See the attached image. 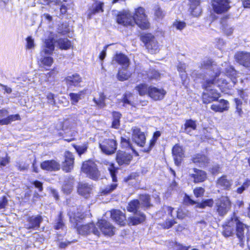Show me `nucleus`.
I'll use <instances>...</instances> for the list:
<instances>
[{
  "instance_id": "34",
  "label": "nucleus",
  "mask_w": 250,
  "mask_h": 250,
  "mask_svg": "<svg viewBox=\"0 0 250 250\" xmlns=\"http://www.w3.org/2000/svg\"><path fill=\"white\" fill-rule=\"evenodd\" d=\"M113 61L122 65L124 69L126 68L129 64V61L128 58L122 53L117 54Z\"/></svg>"
},
{
  "instance_id": "36",
  "label": "nucleus",
  "mask_w": 250,
  "mask_h": 250,
  "mask_svg": "<svg viewBox=\"0 0 250 250\" xmlns=\"http://www.w3.org/2000/svg\"><path fill=\"white\" fill-rule=\"evenodd\" d=\"M141 207V204L139 200H134L130 202L127 207V209L129 212H132L134 213H138L140 211L139 209Z\"/></svg>"
},
{
  "instance_id": "52",
  "label": "nucleus",
  "mask_w": 250,
  "mask_h": 250,
  "mask_svg": "<svg viewBox=\"0 0 250 250\" xmlns=\"http://www.w3.org/2000/svg\"><path fill=\"white\" fill-rule=\"evenodd\" d=\"M215 74L212 75L209 79L214 78L215 80V83L214 85H217L218 86H224L227 85L229 83L227 80L224 79H220V80H216V77Z\"/></svg>"
},
{
  "instance_id": "24",
  "label": "nucleus",
  "mask_w": 250,
  "mask_h": 250,
  "mask_svg": "<svg viewBox=\"0 0 250 250\" xmlns=\"http://www.w3.org/2000/svg\"><path fill=\"white\" fill-rule=\"evenodd\" d=\"M193 171V173L189 174V176L193 179L194 183L202 182L207 179V174L205 171L197 168H194Z\"/></svg>"
},
{
  "instance_id": "30",
  "label": "nucleus",
  "mask_w": 250,
  "mask_h": 250,
  "mask_svg": "<svg viewBox=\"0 0 250 250\" xmlns=\"http://www.w3.org/2000/svg\"><path fill=\"white\" fill-rule=\"evenodd\" d=\"M234 219H235V216L234 215L233 217H231L228 221L227 224L224 227V230L223 232V234L225 237L230 236L233 233L234 228L235 227Z\"/></svg>"
},
{
  "instance_id": "18",
  "label": "nucleus",
  "mask_w": 250,
  "mask_h": 250,
  "mask_svg": "<svg viewBox=\"0 0 250 250\" xmlns=\"http://www.w3.org/2000/svg\"><path fill=\"white\" fill-rule=\"evenodd\" d=\"M236 61L246 67H250V53L239 52L235 55Z\"/></svg>"
},
{
  "instance_id": "53",
  "label": "nucleus",
  "mask_w": 250,
  "mask_h": 250,
  "mask_svg": "<svg viewBox=\"0 0 250 250\" xmlns=\"http://www.w3.org/2000/svg\"><path fill=\"white\" fill-rule=\"evenodd\" d=\"M221 24H222V30L224 32V33L227 35L229 36L231 35L233 31V29L229 27L228 24H226L224 23V21L222 20L221 21Z\"/></svg>"
},
{
  "instance_id": "2",
  "label": "nucleus",
  "mask_w": 250,
  "mask_h": 250,
  "mask_svg": "<svg viewBox=\"0 0 250 250\" xmlns=\"http://www.w3.org/2000/svg\"><path fill=\"white\" fill-rule=\"evenodd\" d=\"M55 46L52 39H48L45 41L44 45L37 57L38 63L40 67H49L53 63V59L49 56L54 50Z\"/></svg>"
},
{
  "instance_id": "15",
  "label": "nucleus",
  "mask_w": 250,
  "mask_h": 250,
  "mask_svg": "<svg viewBox=\"0 0 250 250\" xmlns=\"http://www.w3.org/2000/svg\"><path fill=\"white\" fill-rule=\"evenodd\" d=\"M77 230L78 232L82 235L93 233L96 235L99 236L100 234V232L99 231L98 229L95 227L93 223H90L78 227Z\"/></svg>"
},
{
  "instance_id": "55",
  "label": "nucleus",
  "mask_w": 250,
  "mask_h": 250,
  "mask_svg": "<svg viewBox=\"0 0 250 250\" xmlns=\"http://www.w3.org/2000/svg\"><path fill=\"white\" fill-rule=\"evenodd\" d=\"M132 97V94L130 93H125L124 95L123 99V102L124 105L125 104L132 105V103L130 101V98Z\"/></svg>"
},
{
  "instance_id": "38",
  "label": "nucleus",
  "mask_w": 250,
  "mask_h": 250,
  "mask_svg": "<svg viewBox=\"0 0 250 250\" xmlns=\"http://www.w3.org/2000/svg\"><path fill=\"white\" fill-rule=\"evenodd\" d=\"M65 226L63 222V216L62 212H60L57 218L55 220L54 228L56 229H63Z\"/></svg>"
},
{
  "instance_id": "9",
  "label": "nucleus",
  "mask_w": 250,
  "mask_h": 250,
  "mask_svg": "<svg viewBox=\"0 0 250 250\" xmlns=\"http://www.w3.org/2000/svg\"><path fill=\"white\" fill-rule=\"evenodd\" d=\"M141 40L145 44L148 51L151 53H155L159 50V45L155 38L151 34H147L141 37Z\"/></svg>"
},
{
  "instance_id": "27",
  "label": "nucleus",
  "mask_w": 250,
  "mask_h": 250,
  "mask_svg": "<svg viewBox=\"0 0 250 250\" xmlns=\"http://www.w3.org/2000/svg\"><path fill=\"white\" fill-rule=\"evenodd\" d=\"M232 185V180L228 178L226 175H223L219 178L216 182L217 187L223 189L229 190Z\"/></svg>"
},
{
  "instance_id": "49",
  "label": "nucleus",
  "mask_w": 250,
  "mask_h": 250,
  "mask_svg": "<svg viewBox=\"0 0 250 250\" xmlns=\"http://www.w3.org/2000/svg\"><path fill=\"white\" fill-rule=\"evenodd\" d=\"M83 94V91H81L78 93H71L69 94V97L71 99L72 104H75L81 99V96Z\"/></svg>"
},
{
  "instance_id": "57",
  "label": "nucleus",
  "mask_w": 250,
  "mask_h": 250,
  "mask_svg": "<svg viewBox=\"0 0 250 250\" xmlns=\"http://www.w3.org/2000/svg\"><path fill=\"white\" fill-rule=\"evenodd\" d=\"M108 170L109 171L113 182H116L117 181L116 177V173L117 172V170L112 166H111L108 168Z\"/></svg>"
},
{
  "instance_id": "51",
  "label": "nucleus",
  "mask_w": 250,
  "mask_h": 250,
  "mask_svg": "<svg viewBox=\"0 0 250 250\" xmlns=\"http://www.w3.org/2000/svg\"><path fill=\"white\" fill-rule=\"evenodd\" d=\"M161 133L159 131H156L154 133L153 139L150 141L149 147L148 149H145L144 151L148 152L154 146L157 138L160 136Z\"/></svg>"
},
{
  "instance_id": "62",
  "label": "nucleus",
  "mask_w": 250,
  "mask_h": 250,
  "mask_svg": "<svg viewBox=\"0 0 250 250\" xmlns=\"http://www.w3.org/2000/svg\"><path fill=\"white\" fill-rule=\"evenodd\" d=\"M70 30L69 27L66 23L62 24V26H60L59 29V32L63 35L68 33Z\"/></svg>"
},
{
  "instance_id": "56",
  "label": "nucleus",
  "mask_w": 250,
  "mask_h": 250,
  "mask_svg": "<svg viewBox=\"0 0 250 250\" xmlns=\"http://www.w3.org/2000/svg\"><path fill=\"white\" fill-rule=\"evenodd\" d=\"M73 188V184L72 183H70L69 184H65L63 185L62 187V189L64 193L66 194H70Z\"/></svg>"
},
{
  "instance_id": "54",
  "label": "nucleus",
  "mask_w": 250,
  "mask_h": 250,
  "mask_svg": "<svg viewBox=\"0 0 250 250\" xmlns=\"http://www.w3.org/2000/svg\"><path fill=\"white\" fill-rule=\"evenodd\" d=\"M74 148L78 153L81 155L86 151L87 146L85 144L81 146L76 145L74 146Z\"/></svg>"
},
{
  "instance_id": "25",
  "label": "nucleus",
  "mask_w": 250,
  "mask_h": 250,
  "mask_svg": "<svg viewBox=\"0 0 250 250\" xmlns=\"http://www.w3.org/2000/svg\"><path fill=\"white\" fill-rule=\"evenodd\" d=\"M41 167L44 170L56 171L60 169V165L55 160H48L45 161L41 163Z\"/></svg>"
},
{
  "instance_id": "4",
  "label": "nucleus",
  "mask_w": 250,
  "mask_h": 250,
  "mask_svg": "<svg viewBox=\"0 0 250 250\" xmlns=\"http://www.w3.org/2000/svg\"><path fill=\"white\" fill-rule=\"evenodd\" d=\"M117 142L114 136L101 139L99 141L100 148L103 153L107 155L114 153L117 149Z\"/></svg>"
},
{
  "instance_id": "28",
  "label": "nucleus",
  "mask_w": 250,
  "mask_h": 250,
  "mask_svg": "<svg viewBox=\"0 0 250 250\" xmlns=\"http://www.w3.org/2000/svg\"><path fill=\"white\" fill-rule=\"evenodd\" d=\"M190 2V13L194 17L199 16L202 12L200 0H188Z\"/></svg>"
},
{
  "instance_id": "60",
  "label": "nucleus",
  "mask_w": 250,
  "mask_h": 250,
  "mask_svg": "<svg viewBox=\"0 0 250 250\" xmlns=\"http://www.w3.org/2000/svg\"><path fill=\"white\" fill-rule=\"evenodd\" d=\"M35 47V43L34 39L31 37H28L26 38V47L28 49H33Z\"/></svg>"
},
{
  "instance_id": "22",
  "label": "nucleus",
  "mask_w": 250,
  "mask_h": 250,
  "mask_svg": "<svg viewBox=\"0 0 250 250\" xmlns=\"http://www.w3.org/2000/svg\"><path fill=\"white\" fill-rule=\"evenodd\" d=\"M92 190V186L86 183H80L78 186V192L79 194L85 198L89 197Z\"/></svg>"
},
{
  "instance_id": "59",
  "label": "nucleus",
  "mask_w": 250,
  "mask_h": 250,
  "mask_svg": "<svg viewBox=\"0 0 250 250\" xmlns=\"http://www.w3.org/2000/svg\"><path fill=\"white\" fill-rule=\"evenodd\" d=\"M205 192V189L202 187H197L193 190L194 195L197 197H200L202 196Z\"/></svg>"
},
{
  "instance_id": "50",
  "label": "nucleus",
  "mask_w": 250,
  "mask_h": 250,
  "mask_svg": "<svg viewBox=\"0 0 250 250\" xmlns=\"http://www.w3.org/2000/svg\"><path fill=\"white\" fill-rule=\"evenodd\" d=\"M147 77L150 80H157L160 77V73L154 69H150L147 74Z\"/></svg>"
},
{
  "instance_id": "63",
  "label": "nucleus",
  "mask_w": 250,
  "mask_h": 250,
  "mask_svg": "<svg viewBox=\"0 0 250 250\" xmlns=\"http://www.w3.org/2000/svg\"><path fill=\"white\" fill-rule=\"evenodd\" d=\"M10 162V157L6 156L5 157H0V166H5Z\"/></svg>"
},
{
  "instance_id": "7",
  "label": "nucleus",
  "mask_w": 250,
  "mask_h": 250,
  "mask_svg": "<svg viewBox=\"0 0 250 250\" xmlns=\"http://www.w3.org/2000/svg\"><path fill=\"white\" fill-rule=\"evenodd\" d=\"M231 208V202L228 197L222 196L216 200L215 208L219 216L226 215Z\"/></svg>"
},
{
  "instance_id": "47",
  "label": "nucleus",
  "mask_w": 250,
  "mask_h": 250,
  "mask_svg": "<svg viewBox=\"0 0 250 250\" xmlns=\"http://www.w3.org/2000/svg\"><path fill=\"white\" fill-rule=\"evenodd\" d=\"M130 77V73L125 70H120L117 74V78L119 81H124Z\"/></svg>"
},
{
  "instance_id": "61",
  "label": "nucleus",
  "mask_w": 250,
  "mask_h": 250,
  "mask_svg": "<svg viewBox=\"0 0 250 250\" xmlns=\"http://www.w3.org/2000/svg\"><path fill=\"white\" fill-rule=\"evenodd\" d=\"M173 26L178 30H182L186 26V24L184 21H176L173 23Z\"/></svg>"
},
{
  "instance_id": "64",
  "label": "nucleus",
  "mask_w": 250,
  "mask_h": 250,
  "mask_svg": "<svg viewBox=\"0 0 250 250\" xmlns=\"http://www.w3.org/2000/svg\"><path fill=\"white\" fill-rule=\"evenodd\" d=\"M121 143L122 146L124 147H130L131 144L129 139L121 137Z\"/></svg>"
},
{
  "instance_id": "42",
  "label": "nucleus",
  "mask_w": 250,
  "mask_h": 250,
  "mask_svg": "<svg viewBox=\"0 0 250 250\" xmlns=\"http://www.w3.org/2000/svg\"><path fill=\"white\" fill-rule=\"evenodd\" d=\"M214 202L213 199H208L203 200L201 203H197L196 208H204L206 207H212L213 205Z\"/></svg>"
},
{
  "instance_id": "43",
  "label": "nucleus",
  "mask_w": 250,
  "mask_h": 250,
  "mask_svg": "<svg viewBox=\"0 0 250 250\" xmlns=\"http://www.w3.org/2000/svg\"><path fill=\"white\" fill-rule=\"evenodd\" d=\"M148 89L149 87L145 83L139 84L135 87V89L138 92L140 96H144L146 94H148Z\"/></svg>"
},
{
  "instance_id": "6",
  "label": "nucleus",
  "mask_w": 250,
  "mask_h": 250,
  "mask_svg": "<svg viewBox=\"0 0 250 250\" xmlns=\"http://www.w3.org/2000/svg\"><path fill=\"white\" fill-rule=\"evenodd\" d=\"M82 171L85 173L90 178L94 180H97L100 177V172L94 162L92 161L84 162L82 167Z\"/></svg>"
},
{
  "instance_id": "23",
  "label": "nucleus",
  "mask_w": 250,
  "mask_h": 250,
  "mask_svg": "<svg viewBox=\"0 0 250 250\" xmlns=\"http://www.w3.org/2000/svg\"><path fill=\"white\" fill-rule=\"evenodd\" d=\"M132 159V155L125 152L120 151L117 153L116 160L119 165H129Z\"/></svg>"
},
{
  "instance_id": "37",
  "label": "nucleus",
  "mask_w": 250,
  "mask_h": 250,
  "mask_svg": "<svg viewBox=\"0 0 250 250\" xmlns=\"http://www.w3.org/2000/svg\"><path fill=\"white\" fill-rule=\"evenodd\" d=\"M139 199L141 203V206L145 208H148L152 206L150 203V197L148 194H141Z\"/></svg>"
},
{
  "instance_id": "58",
  "label": "nucleus",
  "mask_w": 250,
  "mask_h": 250,
  "mask_svg": "<svg viewBox=\"0 0 250 250\" xmlns=\"http://www.w3.org/2000/svg\"><path fill=\"white\" fill-rule=\"evenodd\" d=\"M184 126L187 129H188V127H189L192 130H195L196 128V124L195 121L192 120H189L186 121Z\"/></svg>"
},
{
  "instance_id": "41",
  "label": "nucleus",
  "mask_w": 250,
  "mask_h": 250,
  "mask_svg": "<svg viewBox=\"0 0 250 250\" xmlns=\"http://www.w3.org/2000/svg\"><path fill=\"white\" fill-rule=\"evenodd\" d=\"M168 247L169 249H172V250H188L189 247L184 246L180 244L175 242L171 241L169 242Z\"/></svg>"
},
{
  "instance_id": "44",
  "label": "nucleus",
  "mask_w": 250,
  "mask_h": 250,
  "mask_svg": "<svg viewBox=\"0 0 250 250\" xmlns=\"http://www.w3.org/2000/svg\"><path fill=\"white\" fill-rule=\"evenodd\" d=\"M58 44L62 49H68L71 46L70 42L67 39H60L58 40Z\"/></svg>"
},
{
  "instance_id": "40",
  "label": "nucleus",
  "mask_w": 250,
  "mask_h": 250,
  "mask_svg": "<svg viewBox=\"0 0 250 250\" xmlns=\"http://www.w3.org/2000/svg\"><path fill=\"white\" fill-rule=\"evenodd\" d=\"M121 114L118 112H114L113 113V121L112 127L114 128H118L120 126V120Z\"/></svg>"
},
{
  "instance_id": "19",
  "label": "nucleus",
  "mask_w": 250,
  "mask_h": 250,
  "mask_svg": "<svg viewBox=\"0 0 250 250\" xmlns=\"http://www.w3.org/2000/svg\"><path fill=\"white\" fill-rule=\"evenodd\" d=\"M65 160L63 162L62 169L65 172H69L73 168L74 157L72 153L66 151L64 154Z\"/></svg>"
},
{
  "instance_id": "10",
  "label": "nucleus",
  "mask_w": 250,
  "mask_h": 250,
  "mask_svg": "<svg viewBox=\"0 0 250 250\" xmlns=\"http://www.w3.org/2000/svg\"><path fill=\"white\" fill-rule=\"evenodd\" d=\"M117 22L124 26H133L135 21L133 16L128 11H124L120 12L117 16Z\"/></svg>"
},
{
  "instance_id": "26",
  "label": "nucleus",
  "mask_w": 250,
  "mask_h": 250,
  "mask_svg": "<svg viewBox=\"0 0 250 250\" xmlns=\"http://www.w3.org/2000/svg\"><path fill=\"white\" fill-rule=\"evenodd\" d=\"M172 154L174 157L175 164L179 166L182 158L184 157V153L183 148L178 145H175L172 149Z\"/></svg>"
},
{
  "instance_id": "45",
  "label": "nucleus",
  "mask_w": 250,
  "mask_h": 250,
  "mask_svg": "<svg viewBox=\"0 0 250 250\" xmlns=\"http://www.w3.org/2000/svg\"><path fill=\"white\" fill-rule=\"evenodd\" d=\"M117 187V184L116 183H113L111 184L110 185L107 186L104 188H102L101 189V192L102 195H107L111 192H112Z\"/></svg>"
},
{
  "instance_id": "33",
  "label": "nucleus",
  "mask_w": 250,
  "mask_h": 250,
  "mask_svg": "<svg viewBox=\"0 0 250 250\" xmlns=\"http://www.w3.org/2000/svg\"><path fill=\"white\" fill-rule=\"evenodd\" d=\"M192 161L200 167H204L208 163V159L204 155L198 154L192 158Z\"/></svg>"
},
{
  "instance_id": "31",
  "label": "nucleus",
  "mask_w": 250,
  "mask_h": 250,
  "mask_svg": "<svg viewBox=\"0 0 250 250\" xmlns=\"http://www.w3.org/2000/svg\"><path fill=\"white\" fill-rule=\"evenodd\" d=\"M67 84L70 87L72 86H78L82 82V78L78 74H74L67 76L65 78Z\"/></svg>"
},
{
  "instance_id": "39",
  "label": "nucleus",
  "mask_w": 250,
  "mask_h": 250,
  "mask_svg": "<svg viewBox=\"0 0 250 250\" xmlns=\"http://www.w3.org/2000/svg\"><path fill=\"white\" fill-rule=\"evenodd\" d=\"M68 215L69 216L70 221L73 223H76L77 226V222L83 219L84 218V215L83 213L78 212L77 213H73L72 212H69Z\"/></svg>"
},
{
  "instance_id": "8",
  "label": "nucleus",
  "mask_w": 250,
  "mask_h": 250,
  "mask_svg": "<svg viewBox=\"0 0 250 250\" xmlns=\"http://www.w3.org/2000/svg\"><path fill=\"white\" fill-rule=\"evenodd\" d=\"M133 18L135 21V24H137L141 29H146L149 27V23L146 19L145 9L143 8L139 7L137 9Z\"/></svg>"
},
{
  "instance_id": "5",
  "label": "nucleus",
  "mask_w": 250,
  "mask_h": 250,
  "mask_svg": "<svg viewBox=\"0 0 250 250\" xmlns=\"http://www.w3.org/2000/svg\"><path fill=\"white\" fill-rule=\"evenodd\" d=\"M173 210L174 208L170 207L164 206L162 211H160L159 213V214L163 212L165 213L163 215L165 221L161 224V225L165 229H168L171 228L176 223L174 221L175 215L173 214Z\"/></svg>"
},
{
  "instance_id": "17",
  "label": "nucleus",
  "mask_w": 250,
  "mask_h": 250,
  "mask_svg": "<svg viewBox=\"0 0 250 250\" xmlns=\"http://www.w3.org/2000/svg\"><path fill=\"white\" fill-rule=\"evenodd\" d=\"M166 94V91L162 88H158L153 86H149L148 95L153 100H161L163 99Z\"/></svg>"
},
{
  "instance_id": "11",
  "label": "nucleus",
  "mask_w": 250,
  "mask_h": 250,
  "mask_svg": "<svg viewBox=\"0 0 250 250\" xmlns=\"http://www.w3.org/2000/svg\"><path fill=\"white\" fill-rule=\"evenodd\" d=\"M235 227L236 228V234L240 242H243L249 232V227L241 222L237 217L234 219Z\"/></svg>"
},
{
  "instance_id": "14",
  "label": "nucleus",
  "mask_w": 250,
  "mask_h": 250,
  "mask_svg": "<svg viewBox=\"0 0 250 250\" xmlns=\"http://www.w3.org/2000/svg\"><path fill=\"white\" fill-rule=\"evenodd\" d=\"M229 0H213L212 7L215 12L220 14L226 12L229 8Z\"/></svg>"
},
{
  "instance_id": "32",
  "label": "nucleus",
  "mask_w": 250,
  "mask_h": 250,
  "mask_svg": "<svg viewBox=\"0 0 250 250\" xmlns=\"http://www.w3.org/2000/svg\"><path fill=\"white\" fill-rule=\"evenodd\" d=\"M146 219V215L138 211L133 216L130 217L128 219V224L132 225H136L143 222Z\"/></svg>"
},
{
  "instance_id": "46",
  "label": "nucleus",
  "mask_w": 250,
  "mask_h": 250,
  "mask_svg": "<svg viewBox=\"0 0 250 250\" xmlns=\"http://www.w3.org/2000/svg\"><path fill=\"white\" fill-rule=\"evenodd\" d=\"M105 96L103 93H100L99 94V99L96 100V98H94L93 101L99 107L102 108L105 106Z\"/></svg>"
},
{
  "instance_id": "29",
  "label": "nucleus",
  "mask_w": 250,
  "mask_h": 250,
  "mask_svg": "<svg viewBox=\"0 0 250 250\" xmlns=\"http://www.w3.org/2000/svg\"><path fill=\"white\" fill-rule=\"evenodd\" d=\"M229 102L225 100L221 99L217 104H213L211 106V109L215 112H223L228 110Z\"/></svg>"
},
{
  "instance_id": "35",
  "label": "nucleus",
  "mask_w": 250,
  "mask_h": 250,
  "mask_svg": "<svg viewBox=\"0 0 250 250\" xmlns=\"http://www.w3.org/2000/svg\"><path fill=\"white\" fill-rule=\"evenodd\" d=\"M104 3L101 2H97L93 5L92 7L89 10L88 13V18L90 19L92 15L96 13L103 12V6Z\"/></svg>"
},
{
  "instance_id": "20",
  "label": "nucleus",
  "mask_w": 250,
  "mask_h": 250,
  "mask_svg": "<svg viewBox=\"0 0 250 250\" xmlns=\"http://www.w3.org/2000/svg\"><path fill=\"white\" fill-rule=\"evenodd\" d=\"M98 224L101 231L104 235L111 236L114 234V228L113 226L106 220H99L98 222Z\"/></svg>"
},
{
  "instance_id": "1",
  "label": "nucleus",
  "mask_w": 250,
  "mask_h": 250,
  "mask_svg": "<svg viewBox=\"0 0 250 250\" xmlns=\"http://www.w3.org/2000/svg\"><path fill=\"white\" fill-rule=\"evenodd\" d=\"M221 66L218 67L216 64L209 58L203 59L199 65V67L201 70L212 71L216 76H218L221 73L225 74L227 76L230 77L233 83H235L236 72L234 69L227 62L222 64Z\"/></svg>"
},
{
  "instance_id": "21",
  "label": "nucleus",
  "mask_w": 250,
  "mask_h": 250,
  "mask_svg": "<svg viewBox=\"0 0 250 250\" xmlns=\"http://www.w3.org/2000/svg\"><path fill=\"white\" fill-rule=\"evenodd\" d=\"M111 217L113 220L121 226L125 224V214L120 210L113 209L110 212Z\"/></svg>"
},
{
  "instance_id": "13",
  "label": "nucleus",
  "mask_w": 250,
  "mask_h": 250,
  "mask_svg": "<svg viewBox=\"0 0 250 250\" xmlns=\"http://www.w3.org/2000/svg\"><path fill=\"white\" fill-rule=\"evenodd\" d=\"M132 138L133 141L138 146L143 147L145 145L146 140L144 133L137 127L132 128Z\"/></svg>"
},
{
  "instance_id": "48",
  "label": "nucleus",
  "mask_w": 250,
  "mask_h": 250,
  "mask_svg": "<svg viewBox=\"0 0 250 250\" xmlns=\"http://www.w3.org/2000/svg\"><path fill=\"white\" fill-rule=\"evenodd\" d=\"M166 15V12L162 10L159 6H157L154 9L155 18L158 20H162Z\"/></svg>"
},
{
  "instance_id": "16",
  "label": "nucleus",
  "mask_w": 250,
  "mask_h": 250,
  "mask_svg": "<svg viewBox=\"0 0 250 250\" xmlns=\"http://www.w3.org/2000/svg\"><path fill=\"white\" fill-rule=\"evenodd\" d=\"M42 221V218L40 215L28 217L26 223L24 224V228L28 229H36L40 227Z\"/></svg>"
},
{
  "instance_id": "3",
  "label": "nucleus",
  "mask_w": 250,
  "mask_h": 250,
  "mask_svg": "<svg viewBox=\"0 0 250 250\" xmlns=\"http://www.w3.org/2000/svg\"><path fill=\"white\" fill-rule=\"evenodd\" d=\"M197 77L200 78H203L204 80L203 87L205 89L206 92H204L203 95L204 103L208 104L217 100L219 97V94L216 90L211 88L212 86L214 85L215 83L214 79H208L206 76H205V78H204V77L202 75H200Z\"/></svg>"
},
{
  "instance_id": "12",
  "label": "nucleus",
  "mask_w": 250,
  "mask_h": 250,
  "mask_svg": "<svg viewBox=\"0 0 250 250\" xmlns=\"http://www.w3.org/2000/svg\"><path fill=\"white\" fill-rule=\"evenodd\" d=\"M8 111L4 109L0 110V125H7L12 122L20 120V117L19 114L8 116Z\"/></svg>"
}]
</instances>
